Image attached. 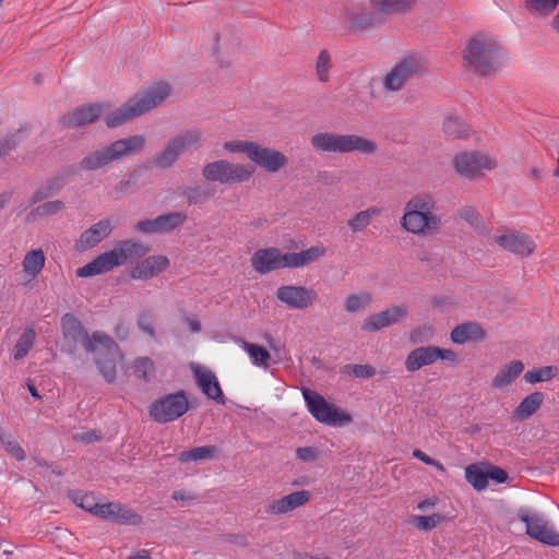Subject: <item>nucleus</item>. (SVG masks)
I'll return each mask as SVG.
<instances>
[{"label":"nucleus","instance_id":"f8f14e48","mask_svg":"<svg viewBox=\"0 0 559 559\" xmlns=\"http://www.w3.org/2000/svg\"><path fill=\"white\" fill-rule=\"evenodd\" d=\"M437 360L457 362V354L449 348H441L433 345L416 347L405 358V368L415 372L425 366L435 364Z\"/></svg>","mask_w":559,"mask_h":559},{"label":"nucleus","instance_id":"72a5a7b5","mask_svg":"<svg viewBox=\"0 0 559 559\" xmlns=\"http://www.w3.org/2000/svg\"><path fill=\"white\" fill-rule=\"evenodd\" d=\"M139 116L141 115L139 114L135 105L132 104V99L130 98L121 107H119L111 114L107 115L105 117V122L107 127L116 128Z\"/></svg>","mask_w":559,"mask_h":559},{"label":"nucleus","instance_id":"c85d7f7f","mask_svg":"<svg viewBox=\"0 0 559 559\" xmlns=\"http://www.w3.org/2000/svg\"><path fill=\"white\" fill-rule=\"evenodd\" d=\"M325 252L326 248L323 245L312 246L299 252H289L287 253L288 269H298L309 265L323 257Z\"/></svg>","mask_w":559,"mask_h":559},{"label":"nucleus","instance_id":"a211bd4d","mask_svg":"<svg viewBox=\"0 0 559 559\" xmlns=\"http://www.w3.org/2000/svg\"><path fill=\"white\" fill-rule=\"evenodd\" d=\"M169 264V259L164 254L145 255L131 267L129 276L136 281H148L166 271Z\"/></svg>","mask_w":559,"mask_h":559},{"label":"nucleus","instance_id":"b1692460","mask_svg":"<svg viewBox=\"0 0 559 559\" xmlns=\"http://www.w3.org/2000/svg\"><path fill=\"white\" fill-rule=\"evenodd\" d=\"M406 307L393 306L381 312L367 317L362 322V330L366 332H377L383 328L397 323L406 316Z\"/></svg>","mask_w":559,"mask_h":559},{"label":"nucleus","instance_id":"6ab92c4d","mask_svg":"<svg viewBox=\"0 0 559 559\" xmlns=\"http://www.w3.org/2000/svg\"><path fill=\"white\" fill-rule=\"evenodd\" d=\"M251 265L260 274H266L280 269H288L287 253L277 248L259 249L251 255Z\"/></svg>","mask_w":559,"mask_h":559},{"label":"nucleus","instance_id":"603ef678","mask_svg":"<svg viewBox=\"0 0 559 559\" xmlns=\"http://www.w3.org/2000/svg\"><path fill=\"white\" fill-rule=\"evenodd\" d=\"M189 204H201L212 197V193L201 187L187 188L183 192Z\"/></svg>","mask_w":559,"mask_h":559},{"label":"nucleus","instance_id":"4468645a","mask_svg":"<svg viewBox=\"0 0 559 559\" xmlns=\"http://www.w3.org/2000/svg\"><path fill=\"white\" fill-rule=\"evenodd\" d=\"M453 165L462 177L474 178L481 175L484 170L496 168L497 162L487 154L464 152L453 158Z\"/></svg>","mask_w":559,"mask_h":559},{"label":"nucleus","instance_id":"473e14b6","mask_svg":"<svg viewBox=\"0 0 559 559\" xmlns=\"http://www.w3.org/2000/svg\"><path fill=\"white\" fill-rule=\"evenodd\" d=\"M241 348L247 353L253 366L266 370L270 367L271 354L261 345L240 340Z\"/></svg>","mask_w":559,"mask_h":559},{"label":"nucleus","instance_id":"052dcab7","mask_svg":"<svg viewBox=\"0 0 559 559\" xmlns=\"http://www.w3.org/2000/svg\"><path fill=\"white\" fill-rule=\"evenodd\" d=\"M296 456L302 462H312L318 457V451L312 447L298 448L296 450Z\"/></svg>","mask_w":559,"mask_h":559},{"label":"nucleus","instance_id":"49530a36","mask_svg":"<svg viewBox=\"0 0 559 559\" xmlns=\"http://www.w3.org/2000/svg\"><path fill=\"white\" fill-rule=\"evenodd\" d=\"M443 515L439 513H433L431 515H414L411 519V523L413 526L420 531H431L436 528L442 521Z\"/></svg>","mask_w":559,"mask_h":559},{"label":"nucleus","instance_id":"dca6fc26","mask_svg":"<svg viewBox=\"0 0 559 559\" xmlns=\"http://www.w3.org/2000/svg\"><path fill=\"white\" fill-rule=\"evenodd\" d=\"M276 298L289 309L305 310L314 305L318 295L307 286L283 285L276 289Z\"/></svg>","mask_w":559,"mask_h":559},{"label":"nucleus","instance_id":"aec40b11","mask_svg":"<svg viewBox=\"0 0 559 559\" xmlns=\"http://www.w3.org/2000/svg\"><path fill=\"white\" fill-rule=\"evenodd\" d=\"M250 160L271 174L277 173L288 164V158L283 152L259 143L255 144Z\"/></svg>","mask_w":559,"mask_h":559},{"label":"nucleus","instance_id":"f704fd0d","mask_svg":"<svg viewBox=\"0 0 559 559\" xmlns=\"http://www.w3.org/2000/svg\"><path fill=\"white\" fill-rule=\"evenodd\" d=\"M382 209L378 206H370L364 211L356 213L348 222V228L353 233L364 231L370 224L373 217L381 215Z\"/></svg>","mask_w":559,"mask_h":559},{"label":"nucleus","instance_id":"37998d69","mask_svg":"<svg viewBox=\"0 0 559 559\" xmlns=\"http://www.w3.org/2000/svg\"><path fill=\"white\" fill-rule=\"evenodd\" d=\"M559 372V369L555 366H545L538 369H533L524 374V380L527 383L535 384L537 382H546L555 378Z\"/></svg>","mask_w":559,"mask_h":559},{"label":"nucleus","instance_id":"c03bdc74","mask_svg":"<svg viewBox=\"0 0 559 559\" xmlns=\"http://www.w3.org/2000/svg\"><path fill=\"white\" fill-rule=\"evenodd\" d=\"M215 454V448L211 445H203V447H197L192 448L188 451H183L179 454V461L185 462H192V461H202V460H209L212 459Z\"/></svg>","mask_w":559,"mask_h":559},{"label":"nucleus","instance_id":"338daca9","mask_svg":"<svg viewBox=\"0 0 559 559\" xmlns=\"http://www.w3.org/2000/svg\"><path fill=\"white\" fill-rule=\"evenodd\" d=\"M436 503H437V498H428V499L420 501L417 504V509H419L421 511H427L429 509H432L436 506Z\"/></svg>","mask_w":559,"mask_h":559},{"label":"nucleus","instance_id":"20e7f679","mask_svg":"<svg viewBox=\"0 0 559 559\" xmlns=\"http://www.w3.org/2000/svg\"><path fill=\"white\" fill-rule=\"evenodd\" d=\"M310 144L319 154H348L357 152L365 155L374 154L378 145L374 141L352 133L321 131L310 138Z\"/></svg>","mask_w":559,"mask_h":559},{"label":"nucleus","instance_id":"de8ad7c7","mask_svg":"<svg viewBox=\"0 0 559 559\" xmlns=\"http://www.w3.org/2000/svg\"><path fill=\"white\" fill-rule=\"evenodd\" d=\"M331 67L332 60L330 52L325 49L321 50L316 61L317 76L320 82L329 81V72Z\"/></svg>","mask_w":559,"mask_h":559},{"label":"nucleus","instance_id":"6e6d98bb","mask_svg":"<svg viewBox=\"0 0 559 559\" xmlns=\"http://www.w3.org/2000/svg\"><path fill=\"white\" fill-rule=\"evenodd\" d=\"M64 209V203L60 200L48 201L36 207L38 215H52L61 212Z\"/></svg>","mask_w":559,"mask_h":559},{"label":"nucleus","instance_id":"e2e57ef3","mask_svg":"<svg viewBox=\"0 0 559 559\" xmlns=\"http://www.w3.org/2000/svg\"><path fill=\"white\" fill-rule=\"evenodd\" d=\"M488 480L491 479L498 484H503L508 479V474L504 469L500 467H491L487 471Z\"/></svg>","mask_w":559,"mask_h":559},{"label":"nucleus","instance_id":"7c9ffc66","mask_svg":"<svg viewBox=\"0 0 559 559\" xmlns=\"http://www.w3.org/2000/svg\"><path fill=\"white\" fill-rule=\"evenodd\" d=\"M484 337V330L475 322L460 324L451 332V341L455 344H464L468 341H480Z\"/></svg>","mask_w":559,"mask_h":559},{"label":"nucleus","instance_id":"5701e85b","mask_svg":"<svg viewBox=\"0 0 559 559\" xmlns=\"http://www.w3.org/2000/svg\"><path fill=\"white\" fill-rule=\"evenodd\" d=\"M192 371L195 378V382L202 393L205 394L207 399L224 405L225 396L214 372L199 365H193Z\"/></svg>","mask_w":559,"mask_h":559},{"label":"nucleus","instance_id":"864d4df0","mask_svg":"<svg viewBox=\"0 0 559 559\" xmlns=\"http://www.w3.org/2000/svg\"><path fill=\"white\" fill-rule=\"evenodd\" d=\"M72 499L80 508L95 515L98 502L92 493H75Z\"/></svg>","mask_w":559,"mask_h":559},{"label":"nucleus","instance_id":"f03ea898","mask_svg":"<svg viewBox=\"0 0 559 559\" xmlns=\"http://www.w3.org/2000/svg\"><path fill=\"white\" fill-rule=\"evenodd\" d=\"M151 251V247L136 238H129L118 241L114 248L106 251L87 264L78 267V277H91L109 272L127 263L138 262Z\"/></svg>","mask_w":559,"mask_h":559},{"label":"nucleus","instance_id":"39448f33","mask_svg":"<svg viewBox=\"0 0 559 559\" xmlns=\"http://www.w3.org/2000/svg\"><path fill=\"white\" fill-rule=\"evenodd\" d=\"M62 341L60 348L67 354H74L81 344L86 352H97L99 346L115 349L116 342L104 332H94L92 336L82 325L81 321L71 313L61 318Z\"/></svg>","mask_w":559,"mask_h":559},{"label":"nucleus","instance_id":"09e8293b","mask_svg":"<svg viewBox=\"0 0 559 559\" xmlns=\"http://www.w3.org/2000/svg\"><path fill=\"white\" fill-rule=\"evenodd\" d=\"M138 328L148 335L151 338H156V332L154 328V314L150 310L140 312L136 317Z\"/></svg>","mask_w":559,"mask_h":559},{"label":"nucleus","instance_id":"bf43d9fd","mask_svg":"<svg viewBox=\"0 0 559 559\" xmlns=\"http://www.w3.org/2000/svg\"><path fill=\"white\" fill-rule=\"evenodd\" d=\"M352 27L356 31L366 29L370 25V16L357 13L349 15Z\"/></svg>","mask_w":559,"mask_h":559},{"label":"nucleus","instance_id":"2eb2a0df","mask_svg":"<svg viewBox=\"0 0 559 559\" xmlns=\"http://www.w3.org/2000/svg\"><path fill=\"white\" fill-rule=\"evenodd\" d=\"M519 519L526 525L528 536L549 546H559V534L542 514L521 510Z\"/></svg>","mask_w":559,"mask_h":559},{"label":"nucleus","instance_id":"ea45409f","mask_svg":"<svg viewBox=\"0 0 559 559\" xmlns=\"http://www.w3.org/2000/svg\"><path fill=\"white\" fill-rule=\"evenodd\" d=\"M415 0H371L372 5L379 11L392 14L408 10Z\"/></svg>","mask_w":559,"mask_h":559},{"label":"nucleus","instance_id":"8fccbe9b","mask_svg":"<svg viewBox=\"0 0 559 559\" xmlns=\"http://www.w3.org/2000/svg\"><path fill=\"white\" fill-rule=\"evenodd\" d=\"M255 144L252 141H228L224 143V148L230 153H243L251 159Z\"/></svg>","mask_w":559,"mask_h":559},{"label":"nucleus","instance_id":"774afa93","mask_svg":"<svg viewBox=\"0 0 559 559\" xmlns=\"http://www.w3.org/2000/svg\"><path fill=\"white\" fill-rule=\"evenodd\" d=\"M75 439L86 442V443H90V442L95 441L97 439V436L94 431H88V432H83V433L76 435Z\"/></svg>","mask_w":559,"mask_h":559},{"label":"nucleus","instance_id":"f257e3e1","mask_svg":"<svg viewBox=\"0 0 559 559\" xmlns=\"http://www.w3.org/2000/svg\"><path fill=\"white\" fill-rule=\"evenodd\" d=\"M437 198L430 192L414 194L404 205L400 219L401 227L408 234L428 236L441 227V217L437 214Z\"/></svg>","mask_w":559,"mask_h":559},{"label":"nucleus","instance_id":"f3484780","mask_svg":"<svg viewBox=\"0 0 559 559\" xmlns=\"http://www.w3.org/2000/svg\"><path fill=\"white\" fill-rule=\"evenodd\" d=\"M171 94V86L169 83L160 81L148 85L147 87L139 91L132 99L139 114L142 116L150 110L160 106L166 98Z\"/></svg>","mask_w":559,"mask_h":559},{"label":"nucleus","instance_id":"6e6552de","mask_svg":"<svg viewBox=\"0 0 559 559\" xmlns=\"http://www.w3.org/2000/svg\"><path fill=\"white\" fill-rule=\"evenodd\" d=\"M201 141V131H182L168 141L165 147L154 156L153 164L159 169H168L175 165L183 152L198 147Z\"/></svg>","mask_w":559,"mask_h":559},{"label":"nucleus","instance_id":"c9c22d12","mask_svg":"<svg viewBox=\"0 0 559 559\" xmlns=\"http://www.w3.org/2000/svg\"><path fill=\"white\" fill-rule=\"evenodd\" d=\"M45 254L41 249H34L27 252L23 259L22 265L26 275L34 280L45 265Z\"/></svg>","mask_w":559,"mask_h":559},{"label":"nucleus","instance_id":"7ed1b4c3","mask_svg":"<svg viewBox=\"0 0 559 559\" xmlns=\"http://www.w3.org/2000/svg\"><path fill=\"white\" fill-rule=\"evenodd\" d=\"M463 58L469 69L483 76L496 74L507 60L497 39L483 33L468 40Z\"/></svg>","mask_w":559,"mask_h":559},{"label":"nucleus","instance_id":"0eeeda50","mask_svg":"<svg viewBox=\"0 0 559 559\" xmlns=\"http://www.w3.org/2000/svg\"><path fill=\"white\" fill-rule=\"evenodd\" d=\"M302 396L312 417L321 424L336 427L349 424L353 418L344 409L329 403L323 396L308 389L302 390Z\"/></svg>","mask_w":559,"mask_h":559},{"label":"nucleus","instance_id":"a19ab883","mask_svg":"<svg viewBox=\"0 0 559 559\" xmlns=\"http://www.w3.org/2000/svg\"><path fill=\"white\" fill-rule=\"evenodd\" d=\"M0 445L16 461H24L26 453L12 435L0 428Z\"/></svg>","mask_w":559,"mask_h":559},{"label":"nucleus","instance_id":"0e129e2a","mask_svg":"<svg viewBox=\"0 0 559 559\" xmlns=\"http://www.w3.org/2000/svg\"><path fill=\"white\" fill-rule=\"evenodd\" d=\"M182 320L191 333H199L201 331V323L197 316L183 313Z\"/></svg>","mask_w":559,"mask_h":559},{"label":"nucleus","instance_id":"bb28decb","mask_svg":"<svg viewBox=\"0 0 559 559\" xmlns=\"http://www.w3.org/2000/svg\"><path fill=\"white\" fill-rule=\"evenodd\" d=\"M309 499V491H295L281 499L269 501L264 506V510L269 515H282L304 506Z\"/></svg>","mask_w":559,"mask_h":559},{"label":"nucleus","instance_id":"c756f323","mask_svg":"<svg viewBox=\"0 0 559 559\" xmlns=\"http://www.w3.org/2000/svg\"><path fill=\"white\" fill-rule=\"evenodd\" d=\"M524 370V364L521 360H512L504 365L496 373L491 381V386L495 390H502L514 382V380Z\"/></svg>","mask_w":559,"mask_h":559},{"label":"nucleus","instance_id":"423d86ee","mask_svg":"<svg viewBox=\"0 0 559 559\" xmlns=\"http://www.w3.org/2000/svg\"><path fill=\"white\" fill-rule=\"evenodd\" d=\"M144 145L145 139L143 135L139 134L116 140L109 145L93 151L84 156L80 162V167L84 170H97L110 163L140 152Z\"/></svg>","mask_w":559,"mask_h":559},{"label":"nucleus","instance_id":"9b49d317","mask_svg":"<svg viewBox=\"0 0 559 559\" xmlns=\"http://www.w3.org/2000/svg\"><path fill=\"white\" fill-rule=\"evenodd\" d=\"M426 67L420 58L411 56L396 63L382 79L386 92L401 91L406 82L414 76L424 73Z\"/></svg>","mask_w":559,"mask_h":559},{"label":"nucleus","instance_id":"9d476101","mask_svg":"<svg viewBox=\"0 0 559 559\" xmlns=\"http://www.w3.org/2000/svg\"><path fill=\"white\" fill-rule=\"evenodd\" d=\"M189 409V401L183 391L167 394L155 400L150 406V416L159 424L174 421Z\"/></svg>","mask_w":559,"mask_h":559},{"label":"nucleus","instance_id":"393cba45","mask_svg":"<svg viewBox=\"0 0 559 559\" xmlns=\"http://www.w3.org/2000/svg\"><path fill=\"white\" fill-rule=\"evenodd\" d=\"M102 104H90L78 107L62 117V123L69 128H80L96 121L104 112Z\"/></svg>","mask_w":559,"mask_h":559},{"label":"nucleus","instance_id":"4d7b16f0","mask_svg":"<svg viewBox=\"0 0 559 559\" xmlns=\"http://www.w3.org/2000/svg\"><path fill=\"white\" fill-rule=\"evenodd\" d=\"M459 215L474 227H478L481 224L479 213L472 206L462 207L459 212Z\"/></svg>","mask_w":559,"mask_h":559},{"label":"nucleus","instance_id":"cd10ccee","mask_svg":"<svg viewBox=\"0 0 559 559\" xmlns=\"http://www.w3.org/2000/svg\"><path fill=\"white\" fill-rule=\"evenodd\" d=\"M95 362L107 382H114L116 379V364L117 359L121 357L119 346L116 344V348H107V346H99L98 350L94 352Z\"/></svg>","mask_w":559,"mask_h":559},{"label":"nucleus","instance_id":"58836bf2","mask_svg":"<svg viewBox=\"0 0 559 559\" xmlns=\"http://www.w3.org/2000/svg\"><path fill=\"white\" fill-rule=\"evenodd\" d=\"M36 338V332L33 328H27L17 340L14 348V359H23L33 348Z\"/></svg>","mask_w":559,"mask_h":559},{"label":"nucleus","instance_id":"e433bc0d","mask_svg":"<svg viewBox=\"0 0 559 559\" xmlns=\"http://www.w3.org/2000/svg\"><path fill=\"white\" fill-rule=\"evenodd\" d=\"M372 302L371 294L367 292H359L357 294L348 295L344 300V309L348 313L361 311L370 306Z\"/></svg>","mask_w":559,"mask_h":559},{"label":"nucleus","instance_id":"4be33fe9","mask_svg":"<svg viewBox=\"0 0 559 559\" xmlns=\"http://www.w3.org/2000/svg\"><path fill=\"white\" fill-rule=\"evenodd\" d=\"M112 229L114 225L109 218L98 221L81 234L75 241V250L82 252L96 247L111 234Z\"/></svg>","mask_w":559,"mask_h":559},{"label":"nucleus","instance_id":"1a4fd4ad","mask_svg":"<svg viewBox=\"0 0 559 559\" xmlns=\"http://www.w3.org/2000/svg\"><path fill=\"white\" fill-rule=\"evenodd\" d=\"M254 168L249 165L231 164L225 159L207 163L202 168V176L209 181L223 185L241 183L249 180Z\"/></svg>","mask_w":559,"mask_h":559},{"label":"nucleus","instance_id":"a18cd8bd","mask_svg":"<svg viewBox=\"0 0 559 559\" xmlns=\"http://www.w3.org/2000/svg\"><path fill=\"white\" fill-rule=\"evenodd\" d=\"M525 7L534 15H548L559 4V0H524Z\"/></svg>","mask_w":559,"mask_h":559},{"label":"nucleus","instance_id":"412c9836","mask_svg":"<svg viewBox=\"0 0 559 559\" xmlns=\"http://www.w3.org/2000/svg\"><path fill=\"white\" fill-rule=\"evenodd\" d=\"M95 516L118 524L136 525L141 523V516L136 512L117 502L98 503Z\"/></svg>","mask_w":559,"mask_h":559},{"label":"nucleus","instance_id":"13d9d810","mask_svg":"<svg viewBox=\"0 0 559 559\" xmlns=\"http://www.w3.org/2000/svg\"><path fill=\"white\" fill-rule=\"evenodd\" d=\"M432 336H433L432 330L430 328L423 326V328L416 329L412 333L411 341L413 343H425V342L430 341L432 338Z\"/></svg>","mask_w":559,"mask_h":559},{"label":"nucleus","instance_id":"4c0bfd02","mask_svg":"<svg viewBox=\"0 0 559 559\" xmlns=\"http://www.w3.org/2000/svg\"><path fill=\"white\" fill-rule=\"evenodd\" d=\"M465 478L478 491L488 486L487 472L477 464H471L465 468Z\"/></svg>","mask_w":559,"mask_h":559},{"label":"nucleus","instance_id":"a878e982","mask_svg":"<svg viewBox=\"0 0 559 559\" xmlns=\"http://www.w3.org/2000/svg\"><path fill=\"white\" fill-rule=\"evenodd\" d=\"M492 240L504 250L520 255L532 254L536 247L530 237L514 231L502 235H495Z\"/></svg>","mask_w":559,"mask_h":559},{"label":"nucleus","instance_id":"5fc2aeb1","mask_svg":"<svg viewBox=\"0 0 559 559\" xmlns=\"http://www.w3.org/2000/svg\"><path fill=\"white\" fill-rule=\"evenodd\" d=\"M346 369L348 374L354 378L367 379L376 374V369L370 365H349Z\"/></svg>","mask_w":559,"mask_h":559},{"label":"nucleus","instance_id":"79ce46f5","mask_svg":"<svg viewBox=\"0 0 559 559\" xmlns=\"http://www.w3.org/2000/svg\"><path fill=\"white\" fill-rule=\"evenodd\" d=\"M443 131L452 139H460L467 135L468 127L459 117L449 116L443 122Z\"/></svg>","mask_w":559,"mask_h":559},{"label":"nucleus","instance_id":"3c124183","mask_svg":"<svg viewBox=\"0 0 559 559\" xmlns=\"http://www.w3.org/2000/svg\"><path fill=\"white\" fill-rule=\"evenodd\" d=\"M133 371L136 377L148 380V377L154 372V362L148 357L136 358L133 362Z\"/></svg>","mask_w":559,"mask_h":559},{"label":"nucleus","instance_id":"680f3d73","mask_svg":"<svg viewBox=\"0 0 559 559\" xmlns=\"http://www.w3.org/2000/svg\"><path fill=\"white\" fill-rule=\"evenodd\" d=\"M59 190V187H56L53 188L51 186V183H48L47 186L45 187H41L40 189L36 190L35 193L32 195L31 198V202L34 204V203H37L44 199H46L47 197L53 194L55 192H57Z\"/></svg>","mask_w":559,"mask_h":559},{"label":"nucleus","instance_id":"ddd939ff","mask_svg":"<svg viewBox=\"0 0 559 559\" xmlns=\"http://www.w3.org/2000/svg\"><path fill=\"white\" fill-rule=\"evenodd\" d=\"M188 221L185 212H168L155 218L139 221L133 230L144 235L170 234Z\"/></svg>","mask_w":559,"mask_h":559},{"label":"nucleus","instance_id":"2f4dec72","mask_svg":"<svg viewBox=\"0 0 559 559\" xmlns=\"http://www.w3.org/2000/svg\"><path fill=\"white\" fill-rule=\"evenodd\" d=\"M544 402V394L542 392H533L525 396L516 408L513 411V417L516 420H525L534 415Z\"/></svg>","mask_w":559,"mask_h":559},{"label":"nucleus","instance_id":"69168bd1","mask_svg":"<svg viewBox=\"0 0 559 559\" xmlns=\"http://www.w3.org/2000/svg\"><path fill=\"white\" fill-rule=\"evenodd\" d=\"M413 456L418 459L419 461L424 462L427 465L435 464V459L428 456L425 452L421 450H414Z\"/></svg>","mask_w":559,"mask_h":559}]
</instances>
